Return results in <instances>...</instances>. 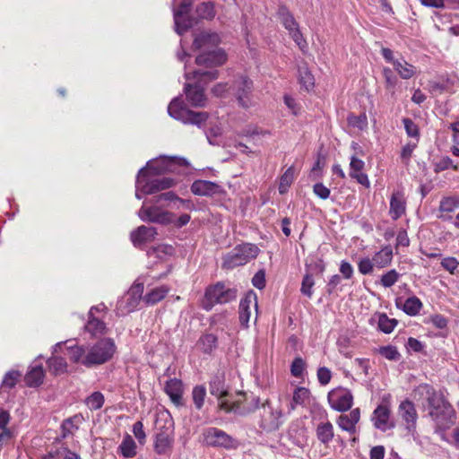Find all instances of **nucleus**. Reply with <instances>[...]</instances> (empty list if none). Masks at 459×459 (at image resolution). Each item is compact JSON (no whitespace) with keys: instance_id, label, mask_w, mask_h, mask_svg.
<instances>
[{"instance_id":"obj_14","label":"nucleus","mask_w":459,"mask_h":459,"mask_svg":"<svg viewBox=\"0 0 459 459\" xmlns=\"http://www.w3.org/2000/svg\"><path fill=\"white\" fill-rule=\"evenodd\" d=\"M204 442L210 446L231 448L234 439L223 430L217 428H207L203 432Z\"/></svg>"},{"instance_id":"obj_7","label":"nucleus","mask_w":459,"mask_h":459,"mask_svg":"<svg viewBox=\"0 0 459 459\" xmlns=\"http://www.w3.org/2000/svg\"><path fill=\"white\" fill-rule=\"evenodd\" d=\"M168 113L176 120L184 124L195 125L198 127H201L208 118L206 112H195L188 109L179 97H176L170 101Z\"/></svg>"},{"instance_id":"obj_25","label":"nucleus","mask_w":459,"mask_h":459,"mask_svg":"<svg viewBox=\"0 0 459 459\" xmlns=\"http://www.w3.org/2000/svg\"><path fill=\"white\" fill-rule=\"evenodd\" d=\"M21 377V373L16 370L8 371L0 385V399L7 401L9 399V390L13 388Z\"/></svg>"},{"instance_id":"obj_13","label":"nucleus","mask_w":459,"mask_h":459,"mask_svg":"<svg viewBox=\"0 0 459 459\" xmlns=\"http://www.w3.org/2000/svg\"><path fill=\"white\" fill-rule=\"evenodd\" d=\"M331 408L336 411H347L353 404L351 392L344 387H337L331 390L327 395Z\"/></svg>"},{"instance_id":"obj_49","label":"nucleus","mask_w":459,"mask_h":459,"mask_svg":"<svg viewBox=\"0 0 459 459\" xmlns=\"http://www.w3.org/2000/svg\"><path fill=\"white\" fill-rule=\"evenodd\" d=\"M378 352L381 356L389 360L397 361L400 359L398 350L392 345L380 347Z\"/></svg>"},{"instance_id":"obj_44","label":"nucleus","mask_w":459,"mask_h":459,"mask_svg":"<svg viewBox=\"0 0 459 459\" xmlns=\"http://www.w3.org/2000/svg\"><path fill=\"white\" fill-rule=\"evenodd\" d=\"M104 395L100 392H94L85 400V404L91 411L100 409L104 404Z\"/></svg>"},{"instance_id":"obj_6","label":"nucleus","mask_w":459,"mask_h":459,"mask_svg":"<svg viewBox=\"0 0 459 459\" xmlns=\"http://www.w3.org/2000/svg\"><path fill=\"white\" fill-rule=\"evenodd\" d=\"M252 81L246 76H240L234 83L229 86L228 83H217L212 88V93L218 97H224L232 91L240 106L248 108L251 105L250 94L252 91Z\"/></svg>"},{"instance_id":"obj_10","label":"nucleus","mask_w":459,"mask_h":459,"mask_svg":"<svg viewBox=\"0 0 459 459\" xmlns=\"http://www.w3.org/2000/svg\"><path fill=\"white\" fill-rule=\"evenodd\" d=\"M210 393L219 399V407L225 412H233L235 414L245 415L250 412V410H244L238 403H230L225 397L227 390L225 388L224 379L221 376H215L210 382Z\"/></svg>"},{"instance_id":"obj_50","label":"nucleus","mask_w":459,"mask_h":459,"mask_svg":"<svg viewBox=\"0 0 459 459\" xmlns=\"http://www.w3.org/2000/svg\"><path fill=\"white\" fill-rule=\"evenodd\" d=\"M403 124L404 126L407 135L418 140L420 137L419 126L411 118L408 117L403 118Z\"/></svg>"},{"instance_id":"obj_30","label":"nucleus","mask_w":459,"mask_h":459,"mask_svg":"<svg viewBox=\"0 0 459 459\" xmlns=\"http://www.w3.org/2000/svg\"><path fill=\"white\" fill-rule=\"evenodd\" d=\"M393 249L390 246H385L373 255V262L377 268L389 265L393 260Z\"/></svg>"},{"instance_id":"obj_9","label":"nucleus","mask_w":459,"mask_h":459,"mask_svg":"<svg viewBox=\"0 0 459 459\" xmlns=\"http://www.w3.org/2000/svg\"><path fill=\"white\" fill-rule=\"evenodd\" d=\"M138 216L143 221L168 225L174 222V214L164 210L155 199L144 201L138 211Z\"/></svg>"},{"instance_id":"obj_36","label":"nucleus","mask_w":459,"mask_h":459,"mask_svg":"<svg viewBox=\"0 0 459 459\" xmlns=\"http://www.w3.org/2000/svg\"><path fill=\"white\" fill-rule=\"evenodd\" d=\"M278 16L281 22L288 31L293 30L299 27L298 22L286 6L282 5L279 7Z\"/></svg>"},{"instance_id":"obj_2","label":"nucleus","mask_w":459,"mask_h":459,"mask_svg":"<svg viewBox=\"0 0 459 459\" xmlns=\"http://www.w3.org/2000/svg\"><path fill=\"white\" fill-rule=\"evenodd\" d=\"M174 165L175 159L166 156L148 161L146 167L138 171L135 180V197L140 200L143 195H152L174 186L176 181L171 178H154L157 175L171 171Z\"/></svg>"},{"instance_id":"obj_60","label":"nucleus","mask_w":459,"mask_h":459,"mask_svg":"<svg viewBox=\"0 0 459 459\" xmlns=\"http://www.w3.org/2000/svg\"><path fill=\"white\" fill-rule=\"evenodd\" d=\"M135 438L138 440V442L141 444V445H143L145 443V439H146V435H145V432L143 430V424L142 421H136L134 425H133V429H132Z\"/></svg>"},{"instance_id":"obj_8","label":"nucleus","mask_w":459,"mask_h":459,"mask_svg":"<svg viewBox=\"0 0 459 459\" xmlns=\"http://www.w3.org/2000/svg\"><path fill=\"white\" fill-rule=\"evenodd\" d=\"M259 253V248L250 243H244L236 246L231 251L223 256L222 267L233 269L247 264L255 259Z\"/></svg>"},{"instance_id":"obj_39","label":"nucleus","mask_w":459,"mask_h":459,"mask_svg":"<svg viewBox=\"0 0 459 459\" xmlns=\"http://www.w3.org/2000/svg\"><path fill=\"white\" fill-rule=\"evenodd\" d=\"M310 392L306 387H297L294 390L292 400L290 404V411H293L297 405L304 404L309 399Z\"/></svg>"},{"instance_id":"obj_17","label":"nucleus","mask_w":459,"mask_h":459,"mask_svg":"<svg viewBox=\"0 0 459 459\" xmlns=\"http://www.w3.org/2000/svg\"><path fill=\"white\" fill-rule=\"evenodd\" d=\"M221 43L219 34L211 31H203L195 36L193 43L195 50H199L200 53L204 51H212L218 48L217 46Z\"/></svg>"},{"instance_id":"obj_55","label":"nucleus","mask_w":459,"mask_h":459,"mask_svg":"<svg viewBox=\"0 0 459 459\" xmlns=\"http://www.w3.org/2000/svg\"><path fill=\"white\" fill-rule=\"evenodd\" d=\"M441 266L451 274H454L459 266V261L453 256L445 257L441 261Z\"/></svg>"},{"instance_id":"obj_12","label":"nucleus","mask_w":459,"mask_h":459,"mask_svg":"<svg viewBox=\"0 0 459 459\" xmlns=\"http://www.w3.org/2000/svg\"><path fill=\"white\" fill-rule=\"evenodd\" d=\"M143 282L138 280L117 302L116 311L118 316H125L134 311L143 299Z\"/></svg>"},{"instance_id":"obj_35","label":"nucleus","mask_w":459,"mask_h":459,"mask_svg":"<svg viewBox=\"0 0 459 459\" xmlns=\"http://www.w3.org/2000/svg\"><path fill=\"white\" fill-rule=\"evenodd\" d=\"M83 420L84 419L82 414H76L64 420L62 423L63 437H65L75 432L82 423Z\"/></svg>"},{"instance_id":"obj_37","label":"nucleus","mask_w":459,"mask_h":459,"mask_svg":"<svg viewBox=\"0 0 459 459\" xmlns=\"http://www.w3.org/2000/svg\"><path fill=\"white\" fill-rule=\"evenodd\" d=\"M294 167L290 166L286 169V171L281 175L280 178L278 190L281 195H284L285 193L288 192L289 188L290 187L291 184L294 181Z\"/></svg>"},{"instance_id":"obj_23","label":"nucleus","mask_w":459,"mask_h":459,"mask_svg":"<svg viewBox=\"0 0 459 459\" xmlns=\"http://www.w3.org/2000/svg\"><path fill=\"white\" fill-rule=\"evenodd\" d=\"M359 419L360 411L359 408H355L351 410L348 414L340 415L336 422L341 429L351 434H354L357 429L356 425L359 421Z\"/></svg>"},{"instance_id":"obj_21","label":"nucleus","mask_w":459,"mask_h":459,"mask_svg":"<svg viewBox=\"0 0 459 459\" xmlns=\"http://www.w3.org/2000/svg\"><path fill=\"white\" fill-rule=\"evenodd\" d=\"M156 235L154 227L142 225L131 232L130 238L134 247H141L154 240Z\"/></svg>"},{"instance_id":"obj_34","label":"nucleus","mask_w":459,"mask_h":459,"mask_svg":"<svg viewBox=\"0 0 459 459\" xmlns=\"http://www.w3.org/2000/svg\"><path fill=\"white\" fill-rule=\"evenodd\" d=\"M169 292V288L165 285L157 287L152 289L150 292L146 293L144 297H143V302L147 305H154L160 300H162Z\"/></svg>"},{"instance_id":"obj_48","label":"nucleus","mask_w":459,"mask_h":459,"mask_svg":"<svg viewBox=\"0 0 459 459\" xmlns=\"http://www.w3.org/2000/svg\"><path fill=\"white\" fill-rule=\"evenodd\" d=\"M299 82L300 84L307 90L309 91L314 86V76L307 70V68H300L299 70Z\"/></svg>"},{"instance_id":"obj_24","label":"nucleus","mask_w":459,"mask_h":459,"mask_svg":"<svg viewBox=\"0 0 459 459\" xmlns=\"http://www.w3.org/2000/svg\"><path fill=\"white\" fill-rule=\"evenodd\" d=\"M164 391L175 405H180L182 403L184 387L180 379L170 378L166 381Z\"/></svg>"},{"instance_id":"obj_18","label":"nucleus","mask_w":459,"mask_h":459,"mask_svg":"<svg viewBox=\"0 0 459 459\" xmlns=\"http://www.w3.org/2000/svg\"><path fill=\"white\" fill-rule=\"evenodd\" d=\"M252 307L257 312V296L251 290L246 294L239 303V322L246 328L248 327Z\"/></svg>"},{"instance_id":"obj_11","label":"nucleus","mask_w":459,"mask_h":459,"mask_svg":"<svg viewBox=\"0 0 459 459\" xmlns=\"http://www.w3.org/2000/svg\"><path fill=\"white\" fill-rule=\"evenodd\" d=\"M236 290L227 288L223 283L218 282L206 289L203 307L206 310L212 309L215 304H225L235 299Z\"/></svg>"},{"instance_id":"obj_51","label":"nucleus","mask_w":459,"mask_h":459,"mask_svg":"<svg viewBox=\"0 0 459 459\" xmlns=\"http://www.w3.org/2000/svg\"><path fill=\"white\" fill-rule=\"evenodd\" d=\"M348 123L352 127H356L359 130H363V129L367 128V126H368V118H367L366 114H364V113L359 116L351 115V116H349V117H348Z\"/></svg>"},{"instance_id":"obj_27","label":"nucleus","mask_w":459,"mask_h":459,"mask_svg":"<svg viewBox=\"0 0 459 459\" xmlns=\"http://www.w3.org/2000/svg\"><path fill=\"white\" fill-rule=\"evenodd\" d=\"M117 453L125 458H133L137 455V446L134 438L126 434L117 447Z\"/></svg>"},{"instance_id":"obj_47","label":"nucleus","mask_w":459,"mask_h":459,"mask_svg":"<svg viewBox=\"0 0 459 459\" xmlns=\"http://www.w3.org/2000/svg\"><path fill=\"white\" fill-rule=\"evenodd\" d=\"M315 285V281L313 279V276L308 272L304 275L302 282H301V288L300 292L302 295L311 298L313 295V286Z\"/></svg>"},{"instance_id":"obj_5","label":"nucleus","mask_w":459,"mask_h":459,"mask_svg":"<svg viewBox=\"0 0 459 459\" xmlns=\"http://www.w3.org/2000/svg\"><path fill=\"white\" fill-rule=\"evenodd\" d=\"M253 402L254 407L258 410L259 427L265 432L278 430L285 420L281 403L266 400L259 405L258 397H254Z\"/></svg>"},{"instance_id":"obj_15","label":"nucleus","mask_w":459,"mask_h":459,"mask_svg":"<svg viewBox=\"0 0 459 459\" xmlns=\"http://www.w3.org/2000/svg\"><path fill=\"white\" fill-rule=\"evenodd\" d=\"M227 58V54L222 48H214L212 51L200 53L195 58V63L200 66L212 68L223 65Z\"/></svg>"},{"instance_id":"obj_41","label":"nucleus","mask_w":459,"mask_h":459,"mask_svg":"<svg viewBox=\"0 0 459 459\" xmlns=\"http://www.w3.org/2000/svg\"><path fill=\"white\" fill-rule=\"evenodd\" d=\"M217 342L218 339L214 334L206 333L199 339L198 345L204 353L210 354L216 348Z\"/></svg>"},{"instance_id":"obj_31","label":"nucleus","mask_w":459,"mask_h":459,"mask_svg":"<svg viewBox=\"0 0 459 459\" xmlns=\"http://www.w3.org/2000/svg\"><path fill=\"white\" fill-rule=\"evenodd\" d=\"M396 305L400 307L406 315L414 316L418 315L422 308V302L416 296L406 299L403 305L397 301Z\"/></svg>"},{"instance_id":"obj_56","label":"nucleus","mask_w":459,"mask_h":459,"mask_svg":"<svg viewBox=\"0 0 459 459\" xmlns=\"http://www.w3.org/2000/svg\"><path fill=\"white\" fill-rule=\"evenodd\" d=\"M416 147H417V143H408L402 148L400 156H401L403 162L405 165L409 164L411 157L412 155V152H414Z\"/></svg>"},{"instance_id":"obj_63","label":"nucleus","mask_w":459,"mask_h":459,"mask_svg":"<svg viewBox=\"0 0 459 459\" xmlns=\"http://www.w3.org/2000/svg\"><path fill=\"white\" fill-rule=\"evenodd\" d=\"M171 208L192 210L194 209V204L188 199H182L178 196Z\"/></svg>"},{"instance_id":"obj_58","label":"nucleus","mask_w":459,"mask_h":459,"mask_svg":"<svg viewBox=\"0 0 459 459\" xmlns=\"http://www.w3.org/2000/svg\"><path fill=\"white\" fill-rule=\"evenodd\" d=\"M374 266L373 259L368 257L361 258L358 264L359 273L364 275L371 273Z\"/></svg>"},{"instance_id":"obj_32","label":"nucleus","mask_w":459,"mask_h":459,"mask_svg":"<svg viewBox=\"0 0 459 459\" xmlns=\"http://www.w3.org/2000/svg\"><path fill=\"white\" fill-rule=\"evenodd\" d=\"M84 329L92 337H97L99 335H102L105 333L106 325L101 319L97 318L94 316L89 315V319L84 326Z\"/></svg>"},{"instance_id":"obj_1","label":"nucleus","mask_w":459,"mask_h":459,"mask_svg":"<svg viewBox=\"0 0 459 459\" xmlns=\"http://www.w3.org/2000/svg\"><path fill=\"white\" fill-rule=\"evenodd\" d=\"M116 344L110 338H104L91 345H78L74 342H57L53 353L59 351L67 355L70 360L86 368L102 365L111 359L116 352Z\"/></svg>"},{"instance_id":"obj_40","label":"nucleus","mask_w":459,"mask_h":459,"mask_svg":"<svg viewBox=\"0 0 459 459\" xmlns=\"http://www.w3.org/2000/svg\"><path fill=\"white\" fill-rule=\"evenodd\" d=\"M48 366L49 370L55 375L65 373L67 368L65 359L57 355H53L48 359Z\"/></svg>"},{"instance_id":"obj_53","label":"nucleus","mask_w":459,"mask_h":459,"mask_svg":"<svg viewBox=\"0 0 459 459\" xmlns=\"http://www.w3.org/2000/svg\"><path fill=\"white\" fill-rule=\"evenodd\" d=\"M290 36L293 41L298 45L302 52H306L307 49V43L300 32L299 27L289 31Z\"/></svg>"},{"instance_id":"obj_57","label":"nucleus","mask_w":459,"mask_h":459,"mask_svg":"<svg viewBox=\"0 0 459 459\" xmlns=\"http://www.w3.org/2000/svg\"><path fill=\"white\" fill-rule=\"evenodd\" d=\"M316 377H317V379H318V382L322 385H326L327 384L330 383L331 381V378H332V372L331 370L326 368V367H320L318 369H317V372H316Z\"/></svg>"},{"instance_id":"obj_61","label":"nucleus","mask_w":459,"mask_h":459,"mask_svg":"<svg viewBox=\"0 0 459 459\" xmlns=\"http://www.w3.org/2000/svg\"><path fill=\"white\" fill-rule=\"evenodd\" d=\"M314 194L320 199L326 200L329 198L331 191L323 183H316L313 186Z\"/></svg>"},{"instance_id":"obj_54","label":"nucleus","mask_w":459,"mask_h":459,"mask_svg":"<svg viewBox=\"0 0 459 459\" xmlns=\"http://www.w3.org/2000/svg\"><path fill=\"white\" fill-rule=\"evenodd\" d=\"M458 207L459 202L453 197L443 198L439 204V210L446 212H452Z\"/></svg>"},{"instance_id":"obj_46","label":"nucleus","mask_w":459,"mask_h":459,"mask_svg":"<svg viewBox=\"0 0 459 459\" xmlns=\"http://www.w3.org/2000/svg\"><path fill=\"white\" fill-rule=\"evenodd\" d=\"M206 396V389L204 385H196L193 388L192 397L193 402L197 410L202 409Z\"/></svg>"},{"instance_id":"obj_62","label":"nucleus","mask_w":459,"mask_h":459,"mask_svg":"<svg viewBox=\"0 0 459 459\" xmlns=\"http://www.w3.org/2000/svg\"><path fill=\"white\" fill-rule=\"evenodd\" d=\"M253 285L259 289L263 290L265 287V273L264 270L258 271L252 279Z\"/></svg>"},{"instance_id":"obj_16","label":"nucleus","mask_w":459,"mask_h":459,"mask_svg":"<svg viewBox=\"0 0 459 459\" xmlns=\"http://www.w3.org/2000/svg\"><path fill=\"white\" fill-rule=\"evenodd\" d=\"M371 421L376 429L385 432L394 428L391 411L386 404H379L373 411Z\"/></svg>"},{"instance_id":"obj_4","label":"nucleus","mask_w":459,"mask_h":459,"mask_svg":"<svg viewBox=\"0 0 459 459\" xmlns=\"http://www.w3.org/2000/svg\"><path fill=\"white\" fill-rule=\"evenodd\" d=\"M186 69L185 70V77L186 80H195V83H186L184 87V91L186 95V99L189 103L194 107H204L206 102V98L204 95V86L218 78V71L212 70H203L198 69L192 73Z\"/></svg>"},{"instance_id":"obj_3","label":"nucleus","mask_w":459,"mask_h":459,"mask_svg":"<svg viewBox=\"0 0 459 459\" xmlns=\"http://www.w3.org/2000/svg\"><path fill=\"white\" fill-rule=\"evenodd\" d=\"M415 396L422 400V406L439 429H446L454 422L455 411L442 394L437 393L428 384L420 385L415 390Z\"/></svg>"},{"instance_id":"obj_42","label":"nucleus","mask_w":459,"mask_h":459,"mask_svg":"<svg viewBox=\"0 0 459 459\" xmlns=\"http://www.w3.org/2000/svg\"><path fill=\"white\" fill-rule=\"evenodd\" d=\"M397 320L394 318H389L386 314L382 313L378 316V328L385 333H390L394 331L397 325Z\"/></svg>"},{"instance_id":"obj_29","label":"nucleus","mask_w":459,"mask_h":459,"mask_svg":"<svg viewBox=\"0 0 459 459\" xmlns=\"http://www.w3.org/2000/svg\"><path fill=\"white\" fill-rule=\"evenodd\" d=\"M393 65L397 74L405 80L412 78L417 73L416 67L409 64L404 58L395 59Z\"/></svg>"},{"instance_id":"obj_59","label":"nucleus","mask_w":459,"mask_h":459,"mask_svg":"<svg viewBox=\"0 0 459 459\" xmlns=\"http://www.w3.org/2000/svg\"><path fill=\"white\" fill-rule=\"evenodd\" d=\"M448 169H453L454 170H457V166L454 164L453 160L448 157H443L437 164H436V171H442Z\"/></svg>"},{"instance_id":"obj_19","label":"nucleus","mask_w":459,"mask_h":459,"mask_svg":"<svg viewBox=\"0 0 459 459\" xmlns=\"http://www.w3.org/2000/svg\"><path fill=\"white\" fill-rule=\"evenodd\" d=\"M398 412L403 420L406 423L408 432L413 434L418 419L414 404L411 401L405 400L400 403Z\"/></svg>"},{"instance_id":"obj_64","label":"nucleus","mask_w":459,"mask_h":459,"mask_svg":"<svg viewBox=\"0 0 459 459\" xmlns=\"http://www.w3.org/2000/svg\"><path fill=\"white\" fill-rule=\"evenodd\" d=\"M441 437L448 444L459 449V425L452 430L451 439L446 438L444 434L441 435Z\"/></svg>"},{"instance_id":"obj_45","label":"nucleus","mask_w":459,"mask_h":459,"mask_svg":"<svg viewBox=\"0 0 459 459\" xmlns=\"http://www.w3.org/2000/svg\"><path fill=\"white\" fill-rule=\"evenodd\" d=\"M400 277L401 274L395 269H392L381 276L380 283L385 288H390L399 281Z\"/></svg>"},{"instance_id":"obj_22","label":"nucleus","mask_w":459,"mask_h":459,"mask_svg":"<svg viewBox=\"0 0 459 459\" xmlns=\"http://www.w3.org/2000/svg\"><path fill=\"white\" fill-rule=\"evenodd\" d=\"M406 212V200L401 191H394L390 198L389 215L394 221L401 218Z\"/></svg>"},{"instance_id":"obj_28","label":"nucleus","mask_w":459,"mask_h":459,"mask_svg":"<svg viewBox=\"0 0 459 459\" xmlns=\"http://www.w3.org/2000/svg\"><path fill=\"white\" fill-rule=\"evenodd\" d=\"M316 435L320 443L325 446L328 445L334 437L333 424L328 420L320 422L316 426Z\"/></svg>"},{"instance_id":"obj_43","label":"nucleus","mask_w":459,"mask_h":459,"mask_svg":"<svg viewBox=\"0 0 459 459\" xmlns=\"http://www.w3.org/2000/svg\"><path fill=\"white\" fill-rule=\"evenodd\" d=\"M197 15L202 19L211 20L215 16L214 4L212 2H204L196 7Z\"/></svg>"},{"instance_id":"obj_38","label":"nucleus","mask_w":459,"mask_h":459,"mask_svg":"<svg viewBox=\"0 0 459 459\" xmlns=\"http://www.w3.org/2000/svg\"><path fill=\"white\" fill-rule=\"evenodd\" d=\"M172 440L169 436L164 432L159 433L156 436L154 449L157 454L164 455L171 447Z\"/></svg>"},{"instance_id":"obj_20","label":"nucleus","mask_w":459,"mask_h":459,"mask_svg":"<svg viewBox=\"0 0 459 459\" xmlns=\"http://www.w3.org/2000/svg\"><path fill=\"white\" fill-rule=\"evenodd\" d=\"M190 6V3H182L178 9H174L175 30L178 35L185 33L193 25L192 21L186 17Z\"/></svg>"},{"instance_id":"obj_26","label":"nucleus","mask_w":459,"mask_h":459,"mask_svg":"<svg viewBox=\"0 0 459 459\" xmlns=\"http://www.w3.org/2000/svg\"><path fill=\"white\" fill-rule=\"evenodd\" d=\"M220 186L207 180H195L191 186V191L196 195H212L218 193Z\"/></svg>"},{"instance_id":"obj_52","label":"nucleus","mask_w":459,"mask_h":459,"mask_svg":"<svg viewBox=\"0 0 459 459\" xmlns=\"http://www.w3.org/2000/svg\"><path fill=\"white\" fill-rule=\"evenodd\" d=\"M306 368V363L300 357L294 359L290 365V373L295 377H301Z\"/></svg>"},{"instance_id":"obj_33","label":"nucleus","mask_w":459,"mask_h":459,"mask_svg":"<svg viewBox=\"0 0 459 459\" xmlns=\"http://www.w3.org/2000/svg\"><path fill=\"white\" fill-rule=\"evenodd\" d=\"M44 379V370L42 366L36 365L31 367L25 376V382L29 386H39Z\"/></svg>"}]
</instances>
